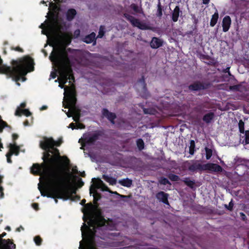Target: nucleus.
<instances>
[{"label":"nucleus","instance_id":"39448f33","mask_svg":"<svg viewBox=\"0 0 249 249\" xmlns=\"http://www.w3.org/2000/svg\"><path fill=\"white\" fill-rule=\"evenodd\" d=\"M50 18L41 24L42 31H61L66 28V24L62 23L58 18L59 6L53 2L50 3L49 7Z\"/></svg>","mask_w":249,"mask_h":249},{"label":"nucleus","instance_id":"338daca9","mask_svg":"<svg viewBox=\"0 0 249 249\" xmlns=\"http://www.w3.org/2000/svg\"><path fill=\"white\" fill-rule=\"evenodd\" d=\"M51 76L54 79L56 77V74L55 72H52L51 73Z\"/></svg>","mask_w":249,"mask_h":249},{"label":"nucleus","instance_id":"5701e85b","mask_svg":"<svg viewBox=\"0 0 249 249\" xmlns=\"http://www.w3.org/2000/svg\"><path fill=\"white\" fill-rule=\"evenodd\" d=\"M214 118V113L213 112H210L203 116L202 120L206 124H210Z\"/></svg>","mask_w":249,"mask_h":249},{"label":"nucleus","instance_id":"4be33fe9","mask_svg":"<svg viewBox=\"0 0 249 249\" xmlns=\"http://www.w3.org/2000/svg\"><path fill=\"white\" fill-rule=\"evenodd\" d=\"M231 23V18L229 16H226L223 19V28L224 31H227Z\"/></svg>","mask_w":249,"mask_h":249},{"label":"nucleus","instance_id":"c03bdc74","mask_svg":"<svg viewBox=\"0 0 249 249\" xmlns=\"http://www.w3.org/2000/svg\"><path fill=\"white\" fill-rule=\"evenodd\" d=\"M34 240L37 246H40L41 245L42 239L39 236L37 235L35 236Z\"/></svg>","mask_w":249,"mask_h":249},{"label":"nucleus","instance_id":"49530a36","mask_svg":"<svg viewBox=\"0 0 249 249\" xmlns=\"http://www.w3.org/2000/svg\"><path fill=\"white\" fill-rule=\"evenodd\" d=\"M131 7L136 13H141V8L138 6L137 5H136V4H133L131 5Z\"/></svg>","mask_w":249,"mask_h":249},{"label":"nucleus","instance_id":"f8f14e48","mask_svg":"<svg viewBox=\"0 0 249 249\" xmlns=\"http://www.w3.org/2000/svg\"><path fill=\"white\" fill-rule=\"evenodd\" d=\"M51 150L53 151V153L52 154L54 155L53 157H55L56 161L63 160L64 164H65V166L70 164V161L68 158L66 156H60L59 151L57 148L53 146L51 148Z\"/></svg>","mask_w":249,"mask_h":249},{"label":"nucleus","instance_id":"0eeeda50","mask_svg":"<svg viewBox=\"0 0 249 249\" xmlns=\"http://www.w3.org/2000/svg\"><path fill=\"white\" fill-rule=\"evenodd\" d=\"M204 164H202L197 160H188L184 161L181 167L184 170H188L190 173H195L204 171Z\"/></svg>","mask_w":249,"mask_h":249},{"label":"nucleus","instance_id":"bb28decb","mask_svg":"<svg viewBox=\"0 0 249 249\" xmlns=\"http://www.w3.org/2000/svg\"><path fill=\"white\" fill-rule=\"evenodd\" d=\"M103 178L107 182H108L110 185H114L116 184L117 180L116 178L111 177H109L107 175H104Z\"/></svg>","mask_w":249,"mask_h":249},{"label":"nucleus","instance_id":"13d9d810","mask_svg":"<svg viewBox=\"0 0 249 249\" xmlns=\"http://www.w3.org/2000/svg\"><path fill=\"white\" fill-rule=\"evenodd\" d=\"M69 127L71 128L72 130L74 129H77L76 125L73 123H71L70 124Z\"/></svg>","mask_w":249,"mask_h":249},{"label":"nucleus","instance_id":"864d4df0","mask_svg":"<svg viewBox=\"0 0 249 249\" xmlns=\"http://www.w3.org/2000/svg\"><path fill=\"white\" fill-rule=\"evenodd\" d=\"M76 128L77 129H84L85 128V126L82 123H78L76 125Z\"/></svg>","mask_w":249,"mask_h":249},{"label":"nucleus","instance_id":"7ed1b4c3","mask_svg":"<svg viewBox=\"0 0 249 249\" xmlns=\"http://www.w3.org/2000/svg\"><path fill=\"white\" fill-rule=\"evenodd\" d=\"M75 50L63 48L59 51H53L49 57L51 61L57 67L60 77L58 78L60 84L65 85L70 80V82H74V77L71 68L72 65L68 53H73Z\"/></svg>","mask_w":249,"mask_h":249},{"label":"nucleus","instance_id":"412c9836","mask_svg":"<svg viewBox=\"0 0 249 249\" xmlns=\"http://www.w3.org/2000/svg\"><path fill=\"white\" fill-rule=\"evenodd\" d=\"M95 36L96 35L94 32H91L89 35L86 36L83 38V41L87 44L91 43L95 40Z\"/></svg>","mask_w":249,"mask_h":249},{"label":"nucleus","instance_id":"f257e3e1","mask_svg":"<svg viewBox=\"0 0 249 249\" xmlns=\"http://www.w3.org/2000/svg\"><path fill=\"white\" fill-rule=\"evenodd\" d=\"M86 200L83 199L80 204L85 205V210L83 217V226L81 228L82 236L87 244L93 246L95 244V237L104 239L106 237L107 231H112L116 228V225L112 219L106 220L100 212H94L93 205L91 203L86 204Z\"/></svg>","mask_w":249,"mask_h":249},{"label":"nucleus","instance_id":"680f3d73","mask_svg":"<svg viewBox=\"0 0 249 249\" xmlns=\"http://www.w3.org/2000/svg\"><path fill=\"white\" fill-rule=\"evenodd\" d=\"M26 106V104L25 102L21 103L20 105V107H19L20 108L24 109V108Z\"/></svg>","mask_w":249,"mask_h":249},{"label":"nucleus","instance_id":"ddd939ff","mask_svg":"<svg viewBox=\"0 0 249 249\" xmlns=\"http://www.w3.org/2000/svg\"><path fill=\"white\" fill-rule=\"evenodd\" d=\"M203 166L204 171L208 170L211 172H221L223 170L220 165L213 163H207L204 164Z\"/></svg>","mask_w":249,"mask_h":249},{"label":"nucleus","instance_id":"cd10ccee","mask_svg":"<svg viewBox=\"0 0 249 249\" xmlns=\"http://www.w3.org/2000/svg\"><path fill=\"white\" fill-rule=\"evenodd\" d=\"M179 15V8L178 6H176L174 9L172 14V19L174 22L178 20Z\"/></svg>","mask_w":249,"mask_h":249},{"label":"nucleus","instance_id":"393cba45","mask_svg":"<svg viewBox=\"0 0 249 249\" xmlns=\"http://www.w3.org/2000/svg\"><path fill=\"white\" fill-rule=\"evenodd\" d=\"M119 183L121 185L128 188L130 187L132 185V180L128 178L119 180Z\"/></svg>","mask_w":249,"mask_h":249},{"label":"nucleus","instance_id":"a878e982","mask_svg":"<svg viewBox=\"0 0 249 249\" xmlns=\"http://www.w3.org/2000/svg\"><path fill=\"white\" fill-rule=\"evenodd\" d=\"M200 57L202 60H207L208 62H205V63L209 65H213L214 64V59L208 55L201 54Z\"/></svg>","mask_w":249,"mask_h":249},{"label":"nucleus","instance_id":"6ab92c4d","mask_svg":"<svg viewBox=\"0 0 249 249\" xmlns=\"http://www.w3.org/2000/svg\"><path fill=\"white\" fill-rule=\"evenodd\" d=\"M162 45V41L161 39L157 37H153L151 42L150 46L153 49H157Z\"/></svg>","mask_w":249,"mask_h":249},{"label":"nucleus","instance_id":"473e14b6","mask_svg":"<svg viewBox=\"0 0 249 249\" xmlns=\"http://www.w3.org/2000/svg\"><path fill=\"white\" fill-rule=\"evenodd\" d=\"M143 111L144 114L150 115H155L157 112L156 110L153 108H144L143 109Z\"/></svg>","mask_w":249,"mask_h":249},{"label":"nucleus","instance_id":"6e6552de","mask_svg":"<svg viewBox=\"0 0 249 249\" xmlns=\"http://www.w3.org/2000/svg\"><path fill=\"white\" fill-rule=\"evenodd\" d=\"M103 134V133L102 131H95L92 134L84 136L83 138L79 140V142L81 140L82 141L81 144L83 146H85L86 145L94 144L95 142L99 140Z\"/></svg>","mask_w":249,"mask_h":249},{"label":"nucleus","instance_id":"052dcab7","mask_svg":"<svg viewBox=\"0 0 249 249\" xmlns=\"http://www.w3.org/2000/svg\"><path fill=\"white\" fill-rule=\"evenodd\" d=\"M6 235V233L5 232H3L1 234H0V242H1V240H5L4 239H3L2 238L4 237Z\"/></svg>","mask_w":249,"mask_h":249},{"label":"nucleus","instance_id":"774afa93","mask_svg":"<svg viewBox=\"0 0 249 249\" xmlns=\"http://www.w3.org/2000/svg\"><path fill=\"white\" fill-rule=\"evenodd\" d=\"M73 197L75 198V200H79L80 198V196H77V195H73Z\"/></svg>","mask_w":249,"mask_h":249},{"label":"nucleus","instance_id":"de8ad7c7","mask_svg":"<svg viewBox=\"0 0 249 249\" xmlns=\"http://www.w3.org/2000/svg\"><path fill=\"white\" fill-rule=\"evenodd\" d=\"M110 112H111L109 111L106 108H104L102 110V116L106 118L110 114Z\"/></svg>","mask_w":249,"mask_h":249},{"label":"nucleus","instance_id":"37998d69","mask_svg":"<svg viewBox=\"0 0 249 249\" xmlns=\"http://www.w3.org/2000/svg\"><path fill=\"white\" fill-rule=\"evenodd\" d=\"M6 127L10 126L7 124L6 122L2 120H0V133L2 132L3 128Z\"/></svg>","mask_w":249,"mask_h":249},{"label":"nucleus","instance_id":"72a5a7b5","mask_svg":"<svg viewBox=\"0 0 249 249\" xmlns=\"http://www.w3.org/2000/svg\"><path fill=\"white\" fill-rule=\"evenodd\" d=\"M195 151V142L194 140H191L190 142L189 154L191 155L194 154Z\"/></svg>","mask_w":249,"mask_h":249},{"label":"nucleus","instance_id":"0e129e2a","mask_svg":"<svg viewBox=\"0 0 249 249\" xmlns=\"http://www.w3.org/2000/svg\"><path fill=\"white\" fill-rule=\"evenodd\" d=\"M99 34L98 36V37H102L104 35L106 32H98Z\"/></svg>","mask_w":249,"mask_h":249},{"label":"nucleus","instance_id":"1a4fd4ad","mask_svg":"<svg viewBox=\"0 0 249 249\" xmlns=\"http://www.w3.org/2000/svg\"><path fill=\"white\" fill-rule=\"evenodd\" d=\"M65 102L67 103L66 105L63 104V107L65 108H68L70 107L75 106L77 100L74 91L71 90H69L66 94L65 93Z\"/></svg>","mask_w":249,"mask_h":249},{"label":"nucleus","instance_id":"9d476101","mask_svg":"<svg viewBox=\"0 0 249 249\" xmlns=\"http://www.w3.org/2000/svg\"><path fill=\"white\" fill-rule=\"evenodd\" d=\"M54 140L52 137H44L39 143L40 147L44 150H49L54 146Z\"/></svg>","mask_w":249,"mask_h":249},{"label":"nucleus","instance_id":"09e8293b","mask_svg":"<svg viewBox=\"0 0 249 249\" xmlns=\"http://www.w3.org/2000/svg\"><path fill=\"white\" fill-rule=\"evenodd\" d=\"M233 203L232 202V200H231L228 205H225V207L229 211H231L233 210Z\"/></svg>","mask_w":249,"mask_h":249},{"label":"nucleus","instance_id":"8fccbe9b","mask_svg":"<svg viewBox=\"0 0 249 249\" xmlns=\"http://www.w3.org/2000/svg\"><path fill=\"white\" fill-rule=\"evenodd\" d=\"M241 86L240 85H236L231 86L230 87V89L231 90H235V91H240V88Z\"/></svg>","mask_w":249,"mask_h":249},{"label":"nucleus","instance_id":"4468645a","mask_svg":"<svg viewBox=\"0 0 249 249\" xmlns=\"http://www.w3.org/2000/svg\"><path fill=\"white\" fill-rule=\"evenodd\" d=\"M16 246L12 239L1 240L0 249H16Z\"/></svg>","mask_w":249,"mask_h":249},{"label":"nucleus","instance_id":"a18cd8bd","mask_svg":"<svg viewBox=\"0 0 249 249\" xmlns=\"http://www.w3.org/2000/svg\"><path fill=\"white\" fill-rule=\"evenodd\" d=\"M3 177L0 175V184L2 182ZM0 198L4 197L3 188L0 185Z\"/></svg>","mask_w":249,"mask_h":249},{"label":"nucleus","instance_id":"2f4dec72","mask_svg":"<svg viewBox=\"0 0 249 249\" xmlns=\"http://www.w3.org/2000/svg\"><path fill=\"white\" fill-rule=\"evenodd\" d=\"M136 144L139 150L142 151L144 148V143L143 140L141 138L137 139Z\"/></svg>","mask_w":249,"mask_h":249},{"label":"nucleus","instance_id":"b1692460","mask_svg":"<svg viewBox=\"0 0 249 249\" xmlns=\"http://www.w3.org/2000/svg\"><path fill=\"white\" fill-rule=\"evenodd\" d=\"M76 14V11L74 9H69L66 13V17L67 19L69 21H71L75 17Z\"/></svg>","mask_w":249,"mask_h":249},{"label":"nucleus","instance_id":"4c0bfd02","mask_svg":"<svg viewBox=\"0 0 249 249\" xmlns=\"http://www.w3.org/2000/svg\"><path fill=\"white\" fill-rule=\"evenodd\" d=\"M168 178L173 181H177L180 179V178L178 176L173 174H169L168 175Z\"/></svg>","mask_w":249,"mask_h":249},{"label":"nucleus","instance_id":"ea45409f","mask_svg":"<svg viewBox=\"0 0 249 249\" xmlns=\"http://www.w3.org/2000/svg\"><path fill=\"white\" fill-rule=\"evenodd\" d=\"M205 150L206 151V158L207 160H209L212 156L213 151L207 147L205 148Z\"/></svg>","mask_w":249,"mask_h":249},{"label":"nucleus","instance_id":"a211bd4d","mask_svg":"<svg viewBox=\"0 0 249 249\" xmlns=\"http://www.w3.org/2000/svg\"><path fill=\"white\" fill-rule=\"evenodd\" d=\"M15 115L17 116H21L22 115H24L26 117H28L31 115V113L28 109H22L19 107H18L15 111Z\"/></svg>","mask_w":249,"mask_h":249},{"label":"nucleus","instance_id":"6e6d98bb","mask_svg":"<svg viewBox=\"0 0 249 249\" xmlns=\"http://www.w3.org/2000/svg\"><path fill=\"white\" fill-rule=\"evenodd\" d=\"M239 214L241 219L243 221H245L246 219V215L245 214H244L243 212H241L239 213Z\"/></svg>","mask_w":249,"mask_h":249},{"label":"nucleus","instance_id":"3c124183","mask_svg":"<svg viewBox=\"0 0 249 249\" xmlns=\"http://www.w3.org/2000/svg\"><path fill=\"white\" fill-rule=\"evenodd\" d=\"M63 141L62 138L59 139L57 141H55L54 142V146H60L61 143H62Z\"/></svg>","mask_w":249,"mask_h":249},{"label":"nucleus","instance_id":"f704fd0d","mask_svg":"<svg viewBox=\"0 0 249 249\" xmlns=\"http://www.w3.org/2000/svg\"><path fill=\"white\" fill-rule=\"evenodd\" d=\"M99 184L96 185V188H101L103 191H108V187L104 183L103 181L101 179H99Z\"/></svg>","mask_w":249,"mask_h":249},{"label":"nucleus","instance_id":"58836bf2","mask_svg":"<svg viewBox=\"0 0 249 249\" xmlns=\"http://www.w3.org/2000/svg\"><path fill=\"white\" fill-rule=\"evenodd\" d=\"M116 114L113 112H110L107 117V118L113 124H114V120L116 119Z\"/></svg>","mask_w":249,"mask_h":249},{"label":"nucleus","instance_id":"9b49d317","mask_svg":"<svg viewBox=\"0 0 249 249\" xmlns=\"http://www.w3.org/2000/svg\"><path fill=\"white\" fill-rule=\"evenodd\" d=\"M210 84L208 83H203L196 81L189 86V89L192 91H198L202 89H206L209 88Z\"/></svg>","mask_w":249,"mask_h":249},{"label":"nucleus","instance_id":"20e7f679","mask_svg":"<svg viewBox=\"0 0 249 249\" xmlns=\"http://www.w3.org/2000/svg\"><path fill=\"white\" fill-rule=\"evenodd\" d=\"M42 160L43 162L41 164L34 163L31 168V173L34 175H40L42 174H49L51 177L50 181L52 179V175H59L53 172L54 167L56 163V158L51 156V153H53L51 149L44 150Z\"/></svg>","mask_w":249,"mask_h":249},{"label":"nucleus","instance_id":"603ef678","mask_svg":"<svg viewBox=\"0 0 249 249\" xmlns=\"http://www.w3.org/2000/svg\"><path fill=\"white\" fill-rule=\"evenodd\" d=\"M12 50H15L16 51L19 52H23V50L19 47V46L16 47V48L12 47Z\"/></svg>","mask_w":249,"mask_h":249},{"label":"nucleus","instance_id":"aec40b11","mask_svg":"<svg viewBox=\"0 0 249 249\" xmlns=\"http://www.w3.org/2000/svg\"><path fill=\"white\" fill-rule=\"evenodd\" d=\"M89 193L90 195L93 194V203L96 205L97 201L101 198V194L98 193L95 188H92L91 187L89 190Z\"/></svg>","mask_w":249,"mask_h":249},{"label":"nucleus","instance_id":"4d7b16f0","mask_svg":"<svg viewBox=\"0 0 249 249\" xmlns=\"http://www.w3.org/2000/svg\"><path fill=\"white\" fill-rule=\"evenodd\" d=\"M6 158H7V161L8 162V163H12V160L11 159V157L12 156H10L9 155V153H7L6 155Z\"/></svg>","mask_w":249,"mask_h":249},{"label":"nucleus","instance_id":"f3484780","mask_svg":"<svg viewBox=\"0 0 249 249\" xmlns=\"http://www.w3.org/2000/svg\"><path fill=\"white\" fill-rule=\"evenodd\" d=\"M9 147V151L8 153L10 156H12L13 154L18 156L19 154L20 148L15 142L14 143H10Z\"/></svg>","mask_w":249,"mask_h":249},{"label":"nucleus","instance_id":"69168bd1","mask_svg":"<svg viewBox=\"0 0 249 249\" xmlns=\"http://www.w3.org/2000/svg\"><path fill=\"white\" fill-rule=\"evenodd\" d=\"M78 181L80 184V187H82L83 185H84V183L83 182L81 178H79Z\"/></svg>","mask_w":249,"mask_h":249},{"label":"nucleus","instance_id":"5fc2aeb1","mask_svg":"<svg viewBox=\"0 0 249 249\" xmlns=\"http://www.w3.org/2000/svg\"><path fill=\"white\" fill-rule=\"evenodd\" d=\"M32 206L36 211H37L39 210L38 204L37 203H33L32 204Z\"/></svg>","mask_w":249,"mask_h":249},{"label":"nucleus","instance_id":"7c9ffc66","mask_svg":"<svg viewBox=\"0 0 249 249\" xmlns=\"http://www.w3.org/2000/svg\"><path fill=\"white\" fill-rule=\"evenodd\" d=\"M218 18V14L217 10H216V12L212 16V19L211 20V22H210L211 26H214L217 22Z\"/></svg>","mask_w":249,"mask_h":249},{"label":"nucleus","instance_id":"e2e57ef3","mask_svg":"<svg viewBox=\"0 0 249 249\" xmlns=\"http://www.w3.org/2000/svg\"><path fill=\"white\" fill-rule=\"evenodd\" d=\"M72 171L75 174H79V171H78L76 166H75L72 168Z\"/></svg>","mask_w":249,"mask_h":249},{"label":"nucleus","instance_id":"f03ea898","mask_svg":"<svg viewBox=\"0 0 249 249\" xmlns=\"http://www.w3.org/2000/svg\"><path fill=\"white\" fill-rule=\"evenodd\" d=\"M64 166L61 165L59 168L60 171H62L63 175H52L50 185L47 186L45 190H43L40 185H38V188L42 196L75 200L73 195L76 193V188L71 184V180L75 176L70 172L69 169L67 172H64Z\"/></svg>","mask_w":249,"mask_h":249},{"label":"nucleus","instance_id":"423d86ee","mask_svg":"<svg viewBox=\"0 0 249 249\" xmlns=\"http://www.w3.org/2000/svg\"><path fill=\"white\" fill-rule=\"evenodd\" d=\"M42 34L47 36V44L45 47L49 44L54 46L59 44H64L66 46L69 45L71 41L72 32H41Z\"/></svg>","mask_w":249,"mask_h":249},{"label":"nucleus","instance_id":"2eb2a0df","mask_svg":"<svg viewBox=\"0 0 249 249\" xmlns=\"http://www.w3.org/2000/svg\"><path fill=\"white\" fill-rule=\"evenodd\" d=\"M125 18L129 20L131 24L134 26L138 27L140 29H144V25H143L141 22L137 19L135 18L132 16L128 14L124 15Z\"/></svg>","mask_w":249,"mask_h":249},{"label":"nucleus","instance_id":"c85d7f7f","mask_svg":"<svg viewBox=\"0 0 249 249\" xmlns=\"http://www.w3.org/2000/svg\"><path fill=\"white\" fill-rule=\"evenodd\" d=\"M244 135L242 136V138L244 139L242 143L244 145L249 144V130H246L244 131Z\"/></svg>","mask_w":249,"mask_h":249},{"label":"nucleus","instance_id":"dca6fc26","mask_svg":"<svg viewBox=\"0 0 249 249\" xmlns=\"http://www.w3.org/2000/svg\"><path fill=\"white\" fill-rule=\"evenodd\" d=\"M157 198L165 204L169 205L168 197V194L163 191H160L156 194Z\"/></svg>","mask_w":249,"mask_h":249},{"label":"nucleus","instance_id":"79ce46f5","mask_svg":"<svg viewBox=\"0 0 249 249\" xmlns=\"http://www.w3.org/2000/svg\"><path fill=\"white\" fill-rule=\"evenodd\" d=\"M159 182L160 184L164 185L166 184L171 185L170 182L168 180V179L164 177H161L160 178V180H159Z\"/></svg>","mask_w":249,"mask_h":249},{"label":"nucleus","instance_id":"c756f323","mask_svg":"<svg viewBox=\"0 0 249 249\" xmlns=\"http://www.w3.org/2000/svg\"><path fill=\"white\" fill-rule=\"evenodd\" d=\"M184 183L191 189H193L195 184L194 180H191L189 178H186L182 180Z\"/></svg>","mask_w":249,"mask_h":249},{"label":"nucleus","instance_id":"bf43d9fd","mask_svg":"<svg viewBox=\"0 0 249 249\" xmlns=\"http://www.w3.org/2000/svg\"><path fill=\"white\" fill-rule=\"evenodd\" d=\"M18 135L17 134L14 133L12 135V139L13 141H15L17 139H18Z\"/></svg>","mask_w":249,"mask_h":249},{"label":"nucleus","instance_id":"a19ab883","mask_svg":"<svg viewBox=\"0 0 249 249\" xmlns=\"http://www.w3.org/2000/svg\"><path fill=\"white\" fill-rule=\"evenodd\" d=\"M138 82L140 83L142 87L143 90L146 89V84L145 82V79L144 76H142V78L138 80Z\"/></svg>","mask_w":249,"mask_h":249},{"label":"nucleus","instance_id":"c9c22d12","mask_svg":"<svg viewBox=\"0 0 249 249\" xmlns=\"http://www.w3.org/2000/svg\"><path fill=\"white\" fill-rule=\"evenodd\" d=\"M73 119L76 122H78L81 117L80 111H75L73 112Z\"/></svg>","mask_w":249,"mask_h":249},{"label":"nucleus","instance_id":"e433bc0d","mask_svg":"<svg viewBox=\"0 0 249 249\" xmlns=\"http://www.w3.org/2000/svg\"><path fill=\"white\" fill-rule=\"evenodd\" d=\"M244 125H245L244 122L242 120H240L239 121V123H238V127H239V132L241 133H242V134L244 133V131H245V129H244Z\"/></svg>","mask_w":249,"mask_h":249}]
</instances>
